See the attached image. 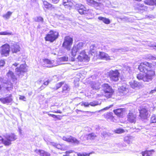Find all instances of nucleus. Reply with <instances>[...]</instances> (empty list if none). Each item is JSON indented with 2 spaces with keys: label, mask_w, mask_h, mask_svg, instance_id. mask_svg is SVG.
Here are the masks:
<instances>
[{
  "label": "nucleus",
  "mask_w": 156,
  "mask_h": 156,
  "mask_svg": "<svg viewBox=\"0 0 156 156\" xmlns=\"http://www.w3.org/2000/svg\"><path fill=\"white\" fill-rule=\"evenodd\" d=\"M152 66L148 62H145L141 63L138 67L140 72L145 73V75L144 76L141 73L138 74L137 78L139 80H142L144 82H148L151 80L152 76L154 75V72L153 70Z\"/></svg>",
  "instance_id": "f257e3e1"
},
{
  "label": "nucleus",
  "mask_w": 156,
  "mask_h": 156,
  "mask_svg": "<svg viewBox=\"0 0 156 156\" xmlns=\"http://www.w3.org/2000/svg\"><path fill=\"white\" fill-rule=\"evenodd\" d=\"M19 64L16 62L12 64V69H14L17 67L15 69L16 72V74L19 76H22L25 72H27V68L25 64H22L19 67L18 66Z\"/></svg>",
  "instance_id": "f03ea898"
},
{
  "label": "nucleus",
  "mask_w": 156,
  "mask_h": 156,
  "mask_svg": "<svg viewBox=\"0 0 156 156\" xmlns=\"http://www.w3.org/2000/svg\"><path fill=\"white\" fill-rule=\"evenodd\" d=\"M85 44L83 42H79L75 44L71 50V54L73 57L75 56L77 53H79L82 51Z\"/></svg>",
  "instance_id": "7ed1b4c3"
},
{
  "label": "nucleus",
  "mask_w": 156,
  "mask_h": 156,
  "mask_svg": "<svg viewBox=\"0 0 156 156\" xmlns=\"http://www.w3.org/2000/svg\"><path fill=\"white\" fill-rule=\"evenodd\" d=\"M102 86L104 92V95L107 98L111 97L114 92L111 87L107 83L103 84Z\"/></svg>",
  "instance_id": "20e7f679"
},
{
  "label": "nucleus",
  "mask_w": 156,
  "mask_h": 156,
  "mask_svg": "<svg viewBox=\"0 0 156 156\" xmlns=\"http://www.w3.org/2000/svg\"><path fill=\"white\" fill-rule=\"evenodd\" d=\"M58 33L55 31L51 30L45 37L46 41L53 42L58 37Z\"/></svg>",
  "instance_id": "39448f33"
},
{
  "label": "nucleus",
  "mask_w": 156,
  "mask_h": 156,
  "mask_svg": "<svg viewBox=\"0 0 156 156\" xmlns=\"http://www.w3.org/2000/svg\"><path fill=\"white\" fill-rule=\"evenodd\" d=\"M108 74L111 81L116 82L119 80V73L118 70H111L108 73Z\"/></svg>",
  "instance_id": "423d86ee"
},
{
  "label": "nucleus",
  "mask_w": 156,
  "mask_h": 156,
  "mask_svg": "<svg viewBox=\"0 0 156 156\" xmlns=\"http://www.w3.org/2000/svg\"><path fill=\"white\" fill-rule=\"evenodd\" d=\"M4 144L6 146H8L11 144V142L16 139V136L14 134H7L5 136Z\"/></svg>",
  "instance_id": "0eeeda50"
},
{
  "label": "nucleus",
  "mask_w": 156,
  "mask_h": 156,
  "mask_svg": "<svg viewBox=\"0 0 156 156\" xmlns=\"http://www.w3.org/2000/svg\"><path fill=\"white\" fill-rule=\"evenodd\" d=\"M73 41L72 38L69 36H66L64 39L62 45L65 49L69 51L73 44Z\"/></svg>",
  "instance_id": "6e6552de"
},
{
  "label": "nucleus",
  "mask_w": 156,
  "mask_h": 156,
  "mask_svg": "<svg viewBox=\"0 0 156 156\" xmlns=\"http://www.w3.org/2000/svg\"><path fill=\"white\" fill-rule=\"evenodd\" d=\"M2 85L3 87L5 88L8 90H12L13 88V85L12 84L9 82L8 83H6L3 79L0 77V90L2 88L1 87Z\"/></svg>",
  "instance_id": "1a4fd4ad"
},
{
  "label": "nucleus",
  "mask_w": 156,
  "mask_h": 156,
  "mask_svg": "<svg viewBox=\"0 0 156 156\" xmlns=\"http://www.w3.org/2000/svg\"><path fill=\"white\" fill-rule=\"evenodd\" d=\"M79 53L80 54L77 59L80 62L88 61L90 60L89 58L85 53L84 50L82 51Z\"/></svg>",
  "instance_id": "9d476101"
},
{
  "label": "nucleus",
  "mask_w": 156,
  "mask_h": 156,
  "mask_svg": "<svg viewBox=\"0 0 156 156\" xmlns=\"http://www.w3.org/2000/svg\"><path fill=\"white\" fill-rule=\"evenodd\" d=\"M129 83L131 88L136 89H140L144 86L141 83L134 80L130 82Z\"/></svg>",
  "instance_id": "9b49d317"
},
{
  "label": "nucleus",
  "mask_w": 156,
  "mask_h": 156,
  "mask_svg": "<svg viewBox=\"0 0 156 156\" xmlns=\"http://www.w3.org/2000/svg\"><path fill=\"white\" fill-rule=\"evenodd\" d=\"M1 48V54L2 56H7L9 55L10 49L8 44H5L2 45Z\"/></svg>",
  "instance_id": "f8f14e48"
},
{
  "label": "nucleus",
  "mask_w": 156,
  "mask_h": 156,
  "mask_svg": "<svg viewBox=\"0 0 156 156\" xmlns=\"http://www.w3.org/2000/svg\"><path fill=\"white\" fill-rule=\"evenodd\" d=\"M127 120L131 123L135 124L136 120V115L133 113L130 112L127 116Z\"/></svg>",
  "instance_id": "ddd939ff"
},
{
  "label": "nucleus",
  "mask_w": 156,
  "mask_h": 156,
  "mask_svg": "<svg viewBox=\"0 0 156 156\" xmlns=\"http://www.w3.org/2000/svg\"><path fill=\"white\" fill-rule=\"evenodd\" d=\"M54 60L51 61L48 59H45L44 60L43 65L44 66L47 67H52L58 65L54 63Z\"/></svg>",
  "instance_id": "4468645a"
},
{
  "label": "nucleus",
  "mask_w": 156,
  "mask_h": 156,
  "mask_svg": "<svg viewBox=\"0 0 156 156\" xmlns=\"http://www.w3.org/2000/svg\"><path fill=\"white\" fill-rule=\"evenodd\" d=\"M140 116L141 119H146L148 116L149 114V111L145 108H142L139 110Z\"/></svg>",
  "instance_id": "2eb2a0df"
},
{
  "label": "nucleus",
  "mask_w": 156,
  "mask_h": 156,
  "mask_svg": "<svg viewBox=\"0 0 156 156\" xmlns=\"http://www.w3.org/2000/svg\"><path fill=\"white\" fill-rule=\"evenodd\" d=\"M62 139L68 142L73 143L76 144H78L79 143V141L76 138L71 136H63Z\"/></svg>",
  "instance_id": "dca6fc26"
},
{
  "label": "nucleus",
  "mask_w": 156,
  "mask_h": 156,
  "mask_svg": "<svg viewBox=\"0 0 156 156\" xmlns=\"http://www.w3.org/2000/svg\"><path fill=\"white\" fill-rule=\"evenodd\" d=\"M101 103H99L98 101H94L92 102L88 103L87 102H83L80 103L81 106H84L85 107H89V105L92 106H95L97 105H100Z\"/></svg>",
  "instance_id": "f3484780"
},
{
  "label": "nucleus",
  "mask_w": 156,
  "mask_h": 156,
  "mask_svg": "<svg viewBox=\"0 0 156 156\" xmlns=\"http://www.w3.org/2000/svg\"><path fill=\"white\" fill-rule=\"evenodd\" d=\"M12 100L11 94H10L9 97H7L5 98H0V101L3 104H8L10 103Z\"/></svg>",
  "instance_id": "a211bd4d"
},
{
  "label": "nucleus",
  "mask_w": 156,
  "mask_h": 156,
  "mask_svg": "<svg viewBox=\"0 0 156 156\" xmlns=\"http://www.w3.org/2000/svg\"><path fill=\"white\" fill-rule=\"evenodd\" d=\"M99 57L101 58L106 60H109L111 59V57L107 53L103 52H99Z\"/></svg>",
  "instance_id": "6ab92c4d"
},
{
  "label": "nucleus",
  "mask_w": 156,
  "mask_h": 156,
  "mask_svg": "<svg viewBox=\"0 0 156 156\" xmlns=\"http://www.w3.org/2000/svg\"><path fill=\"white\" fill-rule=\"evenodd\" d=\"M124 111H125V109L120 108L114 110L113 112L117 115L119 117H121L122 116L123 112Z\"/></svg>",
  "instance_id": "aec40b11"
},
{
  "label": "nucleus",
  "mask_w": 156,
  "mask_h": 156,
  "mask_svg": "<svg viewBox=\"0 0 156 156\" xmlns=\"http://www.w3.org/2000/svg\"><path fill=\"white\" fill-rule=\"evenodd\" d=\"M35 151L41 156H50V155L49 153L43 150H36Z\"/></svg>",
  "instance_id": "412c9836"
},
{
  "label": "nucleus",
  "mask_w": 156,
  "mask_h": 156,
  "mask_svg": "<svg viewBox=\"0 0 156 156\" xmlns=\"http://www.w3.org/2000/svg\"><path fill=\"white\" fill-rule=\"evenodd\" d=\"M79 9H78L79 13L81 14H87L88 10L83 5H79Z\"/></svg>",
  "instance_id": "4be33fe9"
},
{
  "label": "nucleus",
  "mask_w": 156,
  "mask_h": 156,
  "mask_svg": "<svg viewBox=\"0 0 156 156\" xmlns=\"http://www.w3.org/2000/svg\"><path fill=\"white\" fill-rule=\"evenodd\" d=\"M44 8H46V9L53 10L54 9L55 7H54L52 5L48 3L46 1H44L43 2Z\"/></svg>",
  "instance_id": "5701e85b"
},
{
  "label": "nucleus",
  "mask_w": 156,
  "mask_h": 156,
  "mask_svg": "<svg viewBox=\"0 0 156 156\" xmlns=\"http://www.w3.org/2000/svg\"><path fill=\"white\" fill-rule=\"evenodd\" d=\"M7 75L9 79H11L14 82H16V78L12 72L9 71L7 74Z\"/></svg>",
  "instance_id": "b1692460"
},
{
  "label": "nucleus",
  "mask_w": 156,
  "mask_h": 156,
  "mask_svg": "<svg viewBox=\"0 0 156 156\" xmlns=\"http://www.w3.org/2000/svg\"><path fill=\"white\" fill-rule=\"evenodd\" d=\"M11 50L13 53H16L20 51V47L18 45L14 44L11 47Z\"/></svg>",
  "instance_id": "393cba45"
},
{
  "label": "nucleus",
  "mask_w": 156,
  "mask_h": 156,
  "mask_svg": "<svg viewBox=\"0 0 156 156\" xmlns=\"http://www.w3.org/2000/svg\"><path fill=\"white\" fill-rule=\"evenodd\" d=\"M100 47L98 45V44L96 42L92 43L91 44L90 46V50L92 52L94 53V51L97 48H99Z\"/></svg>",
  "instance_id": "a878e982"
},
{
  "label": "nucleus",
  "mask_w": 156,
  "mask_h": 156,
  "mask_svg": "<svg viewBox=\"0 0 156 156\" xmlns=\"http://www.w3.org/2000/svg\"><path fill=\"white\" fill-rule=\"evenodd\" d=\"M133 137L130 136H127L124 138V141L128 144L132 143L133 140Z\"/></svg>",
  "instance_id": "bb28decb"
},
{
  "label": "nucleus",
  "mask_w": 156,
  "mask_h": 156,
  "mask_svg": "<svg viewBox=\"0 0 156 156\" xmlns=\"http://www.w3.org/2000/svg\"><path fill=\"white\" fill-rule=\"evenodd\" d=\"M120 91L123 93V94H126L129 91L127 86L126 85H124L120 87Z\"/></svg>",
  "instance_id": "cd10ccee"
},
{
  "label": "nucleus",
  "mask_w": 156,
  "mask_h": 156,
  "mask_svg": "<svg viewBox=\"0 0 156 156\" xmlns=\"http://www.w3.org/2000/svg\"><path fill=\"white\" fill-rule=\"evenodd\" d=\"M98 19L101 21H102L103 22L106 24H109L110 23V20L108 18L101 16L98 17Z\"/></svg>",
  "instance_id": "c85d7f7f"
},
{
  "label": "nucleus",
  "mask_w": 156,
  "mask_h": 156,
  "mask_svg": "<svg viewBox=\"0 0 156 156\" xmlns=\"http://www.w3.org/2000/svg\"><path fill=\"white\" fill-rule=\"evenodd\" d=\"M104 117L108 120H109L111 121L113 120V119L112 112H108L105 114Z\"/></svg>",
  "instance_id": "c756f323"
},
{
  "label": "nucleus",
  "mask_w": 156,
  "mask_h": 156,
  "mask_svg": "<svg viewBox=\"0 0 156 156\" xmlns=\"http://www.w3.org/2000/svg\"><path fill=\"white\" fill-rule=\"evenodd\" d=\"M91 87L94 90H97L100 88V84L98 82H93L91 84Z\"/></svg>",
  "instance_id": "7c9ffc66"
},
{
  "label": "nucleus",
  "mask_w": 156,
  "mask_h": 156,
  "mask_svg": "<svg viewBox=\"0 0 156 156\" xmlns=\"http://www.w3.org/2000/svg\"><path fill=\"white\" fill-rule=\"evenodd\" d=\"M145 3L150 5H156V0H145Z\"/></svg>",
  "instance_id": "2f4dec72"
},
{
  "label": "nucleus",
  "mask_w": 156,
  "mask_h": 156,
  "mask_svg": "<svg viewBox=\"0 0 156 156\" xmlns=\"http://www.w3.org/2000/svg\"><path fill=\"white\" fill-rule=\"evenodd\" d=\"M154 152V150H151L150 151H146L142 152V156H150L151 154V152Z\"/></svg>",
  "instance_id": "473e14b6"
},
{
  "label": "nucleus",
  "mask_w": 156,
  "mask_h": 156,
  "mask_svg": "<svg viewBox=\"0 0 156 156\" xmlns=\"http://www.w3.org/2000/svg\"><path fill=\"white\" fill-rule=\"evenodd\" d=\"M151 123H156V116L155 115H153L150 119Z\"/></svg>",
  "instance_id": "72a5a7b5"
},
{
  "label": "nucleus",
  "mask_w": 156,
  "mask_h": 156,
  "mask_svg": "<svg viewBox=\"0 0 156 156\" xmlns=\"http://www.w3.org/2000/svg\"><path fill=\"white\" fill-rule=\"evenodd\" d=\"M96 136V135L94 133H91L88 135L87 138L88 139L93 140L94 139Z\"/></svg>",
  "instance_id": "f704fd0d"
},
{
  "label": "nucleus",
  "mask_w": 156,
  "mask_h": 156,
  "mask_svg": "<svg viewBox=\"0 0 156 156\" xmlns=\"http://www.w3.org/2000/svg\"><path fill=\"white\" fill-rule=\"evenodd\" d=\"M12 13V12L10 11H8L3 16V17L6 19H8L11 15Z\"/></svg>",
  "instance_id": "c9c22d12"
},
{
  "label": "nucleus",
  "mask_w": 156,
  "mask_h": 156,
  "mask_svg": "<svg viewBox=\"0 0 156 156\" xmlns=\"http://www.w3.org/2000/svg\"><path fill=\"white\" fill-rule=\"evenodd\" d=\"M114 132L118 134H120L125 132V130L119 128L116 129L115 130Z\"/></svg>",
  "instance_id": "e433bc0d"
},
{
  "label": "nucleus",
  "mask_w": 156,
  "mask_h": 156,
  "mask_svg": "<svg viewBox=\"0 0 156 156\" xmlns=\"http://www.w3.org/2000/svg\"><path fill=\"white\" fill-rule=\"evenodd\" d=\"M51 144L55 147L58 149H62V146L59 144H57L54 143H51Z\"/></svg>",
  "instance_id": "4c0bfd02"
},
{
  "label": "nucleus",
  "mask_w": 156,
  "mask_h": 156,
  "mask_svg": "<svg viewBox=\"0 0 156 156\" xmlns=\"http://www.w3.org/2000/svg\"><path fill=\"white\" fill-rule=\"evenodd\" d=\"M70 3V0H63V3L64 6H69Z\"/></svg>",
  "instance_id": "58836bf2"
},
{
  "label": "nucleus",
  "mask_w": 156,
  "mask_h": 156,
  "mask_svg": "<svg viewBox=\"0 0 156 156\" xmlns=\"http://www.w3.org/2000/svg\"><path fill=\"white\" fill-rule=\"evenodd\" d=\"M64 82H61L59 83H58L56 84V88L55 87L54 88L55 89L57 90L60 87L62 86L64 84Z\"/></svg>",
  "instance_id": "ea45409f"
},
{
  "label": "nucleus",
  "mask_w": 156,
  "mask_h": 156,
  "mask_svg": "<svg viewBox=\"0 0 156 156\" xmlns=\"http://www.w3.org/2000/svg\"><path fill=\"white\" fill-rule=\"evenodd\" d=\"M68 57L66 56H64L62 57L59 59V60L60 61H67L68 60Z\"/></svg>",
  "instance_id": "a19ab883"
},
{
  "label": "nucleus",
  "mask_w": 156,
  "mask_h": 156,
  "mask_svg": "<svg viewBox=\"0 0 156 156\" xmlns=\"http://www.w3.org/2000/svg\"><path fill=\"white\" fill-rule=\"evenodd\" d=\"M35 21L37 22L43 23V19L41 16H38L37 17L36 19L35 20Z\"/></svg>",
  "instance_id": "79ce46f5"
},
{
  "label": "nucleus",
  "mask_w": 156,
  "mask_h": 156,
  "mask_svg": "<svg viewBox=\"0 0 156 156\" xmlns=\"http://www.w3.org/2000/svg\"><path fill=\"white\" fill-rule=\"evenodd\" d=\"M12 33L8 32L7 31L0 32V35H11Z\"/></svg>",
  "instance_id": "37998d69"
},
{
  "label": "nucleus",
  "mask_w": 156,
  "mask_h": 156,
  "mask_svg": "<svg viewBox=\"0 0 156 156\" xmlns=\"http://www.w3.org/2000/svg\"><path fill=\"white\" fill-rule=\"evenodd\" d=\"M69 87L67 84H65L63 87V91H68L69 90Z\"/></svg>",
  "instance_id": "c03bdc74"
},
{
  "label": "nucleus",
  "mask_w": 156,
  "mask_h": 156,
  "mask_svg": "<svg viewBox=\"0 0 156 156\" xmlns=\"http://www.w3.org/2000/svg\"><path fill=\"white\" fill-rule=\"evenodd\" d=\"M78 156H88L89 154H87L85 152L82 153H78L77 154Z\"/></svg>",
  "instance_id": "a18cd8bd"
},
{
  "label": "nucleus",
  "mask_w": 156,
  "mask_h": 156,
  "mask_svg": "<svg viewBox=\"0 0 156 156\" xmlns=\"http://www.w3.org/2000/svg\"><path fill=\"white\" fill-rule=\"evenodd\" d=\"M93 0H87V4L89 5H93V4L94 2Z\"/></svg>",
  "instance_id": "49530a36"
},
{
  "label": "nucleus",
  "mask_w": 156,
  "mask_h": 156,
  "mask_svg": "<svg viewBox=\"0 0 156 156\" xmlns=\"http://www.w3.org/2000/svg\"><path fill=\"white\" fill-rule=\"evenodd\" d=\"M100 4V3H98L94 1L92 6H94L95 7H96L99 6Z\"/></svg>",
  "instance_id": "de8ad7c7"
},
{
  "label": "nucleus",
  "mask_w": 156,
  "mask_h": 156,
  "mask_svg": "<svg viewBox=\"0 0 156 156\" xmlns=\"http://www.w3.org/2000/svg\"><path fill=\"white\" fill-rule=\"evenodd\" d=\"M111 51L113 52H117L121 50L120 49H117L115 48H112L111 49Z\"/></svg>",
  "instance_id": "09e8293b"
},
{
  "label": "nucleus",
  "mask_w": 156,
  "mask_h": 156,
  "mask_svg": "<svg viewBox=\"0 0 156 156\" xmlns=\"http://www.w3.org/2000/svg\"><path fill=\"white\" fill-rule=\"evenodd\" d=\"M5 64V61L3 60H0V66H3Z\"/></svg>",
  "instance_id": "8fccbe9b"
},
{
  "label": "nucleus",
  "mask_w": 156,
  "mask_h": 156,
  "mask_svg": "<svg viewBox=\"0 0 156 156\" xmlns=\"http://www.w3.org/2000/svg\"><path fill=\"white\" fill-rule=\"evenodd\" d=\"M5 139H3L2 137L0 136V144H4V141Z\"/></svg>",
  "instance_id": "3c124183"
},
{
  "label": "nucleus",
  "mask_w": 156,
  "mask_h": 156,
  "mask_svg": "<svg viewBox=\"0 0 156 156\" xmlns=\"http://www.w3.org/2000/svg\"><path fill=\"white\" fill-rule=\"evenodd\" d=\"M50 81H49L48 80L45 81L43 83V84L45 86H47L48 85L49 82H50Z\"/></svg>",
  "instance_id": "603ef678"
},
{
  "label": "nucleus",
  "mask_w": 156,
  "mask_h": 156,
  "mask_svg": "<svg viewBox=\"0 0 156 156\" xmlns=\"http://www.w3.org/2000/svg\"><path fill=\"white\" fill-rule=\"evenodd\" d=\"M19 99L20 100H23L24 101H26V98L24 96H20L19 98Z\"/></svg>",
  "instance_id": "864d4df0"
},
{
  "label": "nucleus",
  "mask_w": 156,
  "mask_h": 156,
  "mask_svg": "<svg viewBox=\"0 0 156 156\" xmlns=\"http://www.w3.org/2000/svg\"><path fill=\"white\" fill-rule=\"evenodd\" d=\"M48 115L49 116H51L54 118H56L57 117V116L54 114H49Z\"/></svg>",
  "instance_id": "5fc2aeb1"
},
{
  "label": "nucleus",
  "mask_w": 156,
  "mask_h": 156,
  "mask_svg": "<svg viewBox=\"0 0 156 156\" xmlns=\"http://www.w3.org/2000/svg\"><path fill=\"white\" fill-rule=\"evenodd\" d=\"M139 9L142 10H145V7H144L143 5L141 6V7L139 8Z\"/></svg>",
  "instance_id": "6e6d98bb"
},
{
  "label": "nucleus",
  "mask_w": 156,
  "mask_h": 156,
  "mask_svg": "<svg viewBox=\"0 0 156 156\" xmlns=\"http://www.w3.org/2000/svg\"><path fill=\"white\" fill-rule=\"evenodd\" d=\"M112 105H110V106H109V107H107L105 108H104V109H103V110H107L108 109H109L111 107H112Z\"/></svg>",
  "instance_id": "4d7b16f0"
},
{
  "label": "nucleus",
  "mask_w": 156,
  "mask_h": 156,
  "mask_svg": "<svg viewBox=\"0 0 156 156\" xmlns=\"http://www.w3.org/2000/svg\"><path fill=\"white\" fill-rule=\"evenodd\" d=\"M52 2L54 3H57L59 1V0H51Z\"/></svg>",
  "instance_id": "13d9d810"
},
{
  "label": "nucleus",
  "mask_w": 156,
  "mask_h": 156,
  "mask_svg": "<svg viewBox=\"0 0 156 156\" xmlns=\"http://www.w3.org/2000/svg\"><path fill=\"white\" fill-rule=\"evenodd\" d=\"M42 82V80H38L37 81V83L39 84H40V83L41 82Z\"/></svg>",
  "instance_id": "bf43d9fd"
},
{
  "label": "nucleus",
  "mask_w": 156,
  "mask_h": 156,
  "mask_svg": "<svg viewBox=\"0 0 156 156\" xmlns=\"http://www.w3.org/2000/svg\"><path fill=\"white\" fill-rule=\"evenodd\" d=\"M155 92H156V88L155 89L151 90V94L154 93Z\"/></svg>",
  "instance_id": "052dcab7"
},
{
  "label": "nucleus",
  "mask_w": 156,
  "mask_h": 156,
  "mask_svg": "<svg viewBox=\"0 0 156 156\" xmlns=\"http://www.w3.org/2000/svg\"><path fill=\"white\" fill-rule=\"evenodd\" d=\"M45 88V87H44L43 85H42L40 87V88L41 89V90H43Z\"/></svg>",
  "instance_id": "680f3d73"
},
{
  "label": "nucleus",
  "mask_w": 156,
  "mask_h": 156,
  "mask_svg": "<svg viewBox=\"0 0 156 156\" xmlns=\"http://www.w3.org/2000/svg\"><path fill=\"white\" fill-rule=\"evenodd\" d=\"M55 112L60 113H62L59 110H58L57 112Z\"/></svg>",
  "instance_id": "e2e57ef3"
},
{
  "label": "nucleus",
  "mask_w": 156,
  "mask_h": 156,
  "mask_svg": "<svg viewBox=\"0 0 156 156\" xmlns=\"http://www.w3.org/2000/svg\"><path fill=\"white\" fill-rule=\"evenodd\" d=\"M151 59L153 60H155V59H156V57H155L154 56H152L151 57Z\"/></svg>",
  "instance_id": "0e129e2a"
},
{
  "label": "nucleus",
  "mask_w": 156,
  "mask_h": 156,
  "mask_svg": "<svg viewBox=\"0 0 156 156\" xmlns=\"http://www.w3.org/2000/svg\"><path fill=\"white\" fill-rule=\"evenodd\" d=\"M78 111H80V112H81V110H78V109H76V112H78Z\"/></svg>",
  "instance_id": "69168bd1"
},
{
  "label": "nucleus",
  "mask_w": 156,
  "mask_h": 156,
  "mask_svg": "<svg viewBox=\"0 0 156 156\" xmlns=\"http://www.w3.org/2000/svg\"><path fill=\"white\" fill-rule=\"evenodd\" d=\"M103 133H104V134H105V135H106V132H103Z\"/></svg>",
  "instance_id": "338daca9"
},
{
  "label": "nucleus",
  "mask_w": 156,
  "mask_h": 156,
  "mask_svg": "<svg viewBox=\"0 0 156 156\" xmlns=\"http://www.w3.org/2000/svg\"><path fill=\"white\" fill-rule=\"evenodd\" d=\"M63 156H68L65 155H63Z\"/></svg>",
  "instance_id": "774afa93"
}]
</instances>
